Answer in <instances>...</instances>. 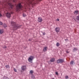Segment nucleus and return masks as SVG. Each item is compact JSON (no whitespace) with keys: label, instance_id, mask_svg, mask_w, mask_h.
Here are the masks:
<instances>
[{"label":"nucleus","instance_id":"c85d7f7f","mask_svg":"<svg viewBox=\"0 0 79 79\" xmlns=\"http://www.w3.org/2000/svg\"><path fill=\"white\" fill-rule=\"evenodd\" d=\"M43 35H45V34H46V33L45 32H43Z\"/></svg>","mask_w":79,"mask_h":79},{"label":"nucleus","instance_id":"393cba45","mask_svg":"<svg viewBox=\"0 0 79 79\" xmlns=\"http://www.w3.org/2000/svg\"><path fill=\"white\" fill-rule=\"evenodd\" d=\"M0 24L1 25H2V24H3V23H2V22H0Z\"/></svg>","mask_w":79,"mask_h":79},{"label":"nucleus","instance_id":"1a4fd4ad","mask_svg":"<svg viewBox=\"0 0 79 79\" xmlns=\"http://www.w3.org/2000/svg\"><path fill=\"white\" fill-rule=\"evenodd\" d=\"M26 69V66H23L22 67V70H23V71H24V70H25Z\"/></svg>","mask_w":79,"mask_h":79},{"label":"nucleus","instance_id":"f03ea898","mask_svg":"<svg viewBox=\"0 0 79 79\" xmlns=\"http://www.w3.org/2000/svg\"><path fill=\"white\" fill-rule=\"evenodd\" d=\"M11 25L13 26L14 30H16L20 27V26L16 24V23L14 22H11Z\"/></svg>","mask_w":79,"mask_h":79},{"label":"nucleus","instance_id":"a878e982","mask_svg":"<svg viewBox=\"0 0 79 79\" xmlns=\"http://www.w3.org/2000/svg\"><path fill=\"white\" fill-rule=\"evenodd\" d=\"M56 75H58V73L57 72H56Z\"/></svg>","mask_w":79,"mask_h":79},{"label":"nucleus","instance_id":"ddd939ff","mask_svg":"<svg viewBox=\"0 0 79 79\" xmlns=\"http://www.w3.org/2000/svg\"><path fill=\"white\" fill-rule=\"evenodd\" d=\"M78 10H75L74 12V14H76V15H77V14H78Z\"/></svg>","mask_w":79,"mask_h":79},{"label":"nucleus","instance_id":"f257e3e1","mask_svg":"<svg viewBox=\"0 0 79 79\" xmlns=\"http://www.w3.org/2000/svg\"><path fill=\"white\" fill-rule=\"evenodd\" d=\"M16 0H11V1H8L6 3L4 7L8 10V11H10V10H11L13 8L14 6L13 5L11 2H16Z\"/></svg>","mask_w":79,"mask_h":79},{"label":"nucleus","instance_id":"f704fd0d","mask_svg":"<svg viewBox=\"0 0 79 79\" xmlns=\"http://www.w3.org/2000/svg\"><path fill=\"white\" fill-rule=\"evenodd\" d=\"M67 53H68V52H67Z\"/></svg>","mask_w":79,"mask_h":79},{"label":"nucleus","instance_id":"2eb2a0df","mask_svg":"<svg viewBox=\"0 0 79 79\" xmlns=\"http://www.w3.org/2000/svg\"><path fill=\"white\" fill-rule=\"evenodd\" d=\"M76 19L77 20H78V21H79V15H78L76 17Z\"/></svg>","mask_w":79,"mask_h":79},{"label":"nucleus","instance_id":"b1692460","mask_svg":"<svg viewBox=\"0 0 79 79\" xmlns=\"http://www.w3.org/2000/svg\"><path fill=\"white\" fill-rule=\"evenodd\" d=\"M65 79H68V76H65Z\"/></svg>","mask_w":79,"mask_h":79},{"label":"nucleus","instance_id":"412c9836","mask_svg":"<svg viewBox=\"0 0 79 79\" xmlns=\"http://www.w3.org/2000/svg\"><path fill=\"white\" fill-rule=\"evenodd\" d=\"M14 70L15 72H17V70H16V69L14 68Z\"/></svg>","mask_w":79,"mask_h":79},{"label":"nucleus","instance_id":"6ab92c4d","mask_svg":"<svg viewBox=\"0 0 79 79\" xmlns=\"http://www.w3.org/2000/svg\"><path fill=\"white\" fill-rule=\"evenodd\" d=\"M27 3H30V1H29V0H26V1Z\"/></svg>","mask_w":79,"mask_h":79},{"label":"nucleus","instance_id":"aec40b11","mask_svg":"<svg viewBox=\"0 0 79 79\" xmlns=\"http://www.w3.org/2000/svg\"><path fill=\"white\" fill-rule=\"evenodd\" d=\"M30 73H31V74H32L33 73V71L31 70L30 71Z\"/></svg>","mask_w":79,"mask_h":79},{"label":"nucleus","instance_id":"72a5a7b5","mask_svg":"<svg viewBox=\"0 0 79 79\" xmlns=\"http://www.w3.org/2000/svg\"><path fill=\"white\" fill-rule=\"evenodd\" d=\"M52 79H54V78H53Z\"/></svg>","mask_w":79,"mask_h":79},{"label":"nucleus","instance_id":"6e6552de","mask_svg":"<svg viewBox=\"0 0 79 79\" xmlns=\"http://www.w3.org/2000/svg\"><path fill=\"white\" fill-rule=\"evenodd\" d=\"M38 21L39 23H41L42 21V19L41 17H39L38 18Z\"/></svg>","mask_w":79,"mask_h":79},{"label":"nucleus","instance_id":"9b49d317","mask_svg":"<svg viewBox=\"0 0 79 79\" xmlns=\"http://www.w3.org/2000/svg\"><path fill=\"white\" fill-rule=\"evenodd\" d=\"M47 47H44V49H43V52H46V51H47Z\"/></svg>","mask_w":79,"mask_h":79},{"label":"nucleus","instance_id":"7c9ffc66","mask_svg":"<svg viewBox=\"0 0 79 79\" xmlns=\"http://www.w3.org/2000/svg\"><path fill=\"white\" fill-rule=\"evenodd\" d=\"M2 16V14H0V17Z\"/></svg>","mask_w":79,"mask_h":79},{"label":"nucleus","instance_id":"4468645a","mask_svg":"<svg viewBox=\"0 0 79 79\" xmlns=\"http://www.w3.org/2000/svg\"><path fill=\"white\" fill-rule=\"evenodd\" d=\"M60 45V44L59 43H57L56 44V46H57V47H59Z\"/></svg>","mask_w":79,"mask_h":79},{"label":"nucleus","instance_id":"473e14b6","mask_svg":"<svg viewBox=\"0 0 79 79\" xmlns=\"http://www.w3.org/2000/svg\"><path fill=\"white\" fill-rule=\"evenodd\" d=\"M11 14H13V12H11Z\"/></svg>","mask_w":79,"mask_h":79},{"label":"nucleus","instance_id":"0eeeda50","mask_svg":"<svg viewBox=\"0 0 79 79\" xmlns=\"http://www.w3.org/2000/svg\"><path fill=\"white\" fill-rule=\"evenodd\" d=\"M55 31L56 32H60V28L58 27H56L55 29Z\"/></svg>","mask_w":79,"mask_h":79},{"label":"nucleus","instance_id":"f8f14e48","mask_svg":"<svg viewBox=\"0 0 79 79\" xmlns=\"http://www.w3.org/2000/svg\"><path fill=\"white\" fill-rule=\"evenodd\" d=\"M55 59L54 58L51 59L50 60V61H51V62H53V61H55Z\"/></svg>","mask_w":79,"mask_h":79},{"label":"nucleus","instance_id":"20e7f679","mask_svg":"<svg viewBox=\"0 0 79 79\" xmlns=\"http://www.w3.org/2000/svg\"><path fill=\"white\" fill-rule=\"evenodd\" d=\"M33 59H34V57L32 56H30L28 59V61L30 62V63H32Z\"/></svg>","mask_w":79,"mask_h":79},{"label":"nucleus","instance_id":"5701e85b","mask_svg":"<svg viewBox=\"0 0 79 79\" xmlns=\"http://www.w3.org/2000/svg\"><path fill=\"white\" fill-rule=\"evenodd\" d=\"M3 48H7V47H6V46H4L3 47Z\"/></svg>","mask_w":79,"mask_h":79},{"label":"nucleus","instance_id":"f3484780","mask_svg":"<svg viewBox=\"0 0 79 79\" xmlns=\"http://www.w3.org/2000/svg\"><path fill=\"white\" fill-rule=\"evenodd\" d=\"M3 27H7V26L6 25V24H4L3 25Z\"/></svg>","mask_w":79,"mask_h":79},{"label":"nucleus","instance_id":"dca6fc26","mask_svg":"<svg viewBox=\"0 0 79 79\" xmlns=\"http://www.w3.org/2000/svg\"><path fill=\"white\" fill-rule=\"evenodd\" d=\"M5 67L6 68H10V66H9V65H6V66H5Z\"/></svg>","mask_w":79,"mask_h":79},{"label":"nucleus","instance_id":"39448f33","mask_svg":"<svg viewBox=\"0 0 79 79\" xmlns=\"http://www.w3.org/2000/svg\"><path fill=\"white\" fill-rule=\"evenodd\" d=\"M63 62H64V60L63 59H59L57 60V63H63Z\"/></svg>","mask_w":79,"mask_h":79},{"label":"nucleus","instance_id":"2f4dec72","mask_svg":"<svg viewBox=\"0 0 79 79\" xmlns=\"http://www.w3.org/2000/svg\"><path fill=\"white\" fill-rule=\"evenodd\" d=\"M65 40H67V41H68V39Z\"/></svg>","mask_w":79,"mask_h":79},{"label":"nucleus","instance_id":"c756f323","mask_svg":"<svg viewBox=\"0 0 79 79\" xmlns=\"http://www.w3.org/2000/svg\"><path fill=\"white\" fill-rule=\"evenodd\" d=\"M33 77V78L34 79V78H35V77L33 76V77Z\"/></svg>","mask_w":79,"mask_h":79},{"label":"nucleus","instance_id":"bb28decb","mask_svg":"<svg viewBox=\"0 0 79 79\" xmlns=\"http://www.w3.org/2000/svg\"><path fill=\"white\" fill-rule=\"evenodd\" d=\"M74 50H77V48H74Z\"/></svg>","mask_w":79,"mask_h":79},{"label":"nucleus","instance_id":"423d86ee","mask_svg":"<svg viewBox=\"0 0 79 79\" xmlns=\"http://www.w3.org/2000/svg\"><path fill=\"white\" fill-rule=\"evenodd\" d=\"M6 16L8 18H10L11 17V14L9 12L6 13Z\"/></svg>","mask_w":79,"mask_h":79},{"label":"nucleus","instance_id":"4be33fe9","mask_svg":"<svg viewBox=\"0 0 79 79\" xmlns=\"http://www.w3.org/2000/svg\"><path fill=\"white\" fill-rule=\"evenodd\" d=\"M26 16V15L25 14H23V17H25Z\"/></svg>","mask_w":79,"mask_h":79},{"label":"nucleus","instance_id":"9d476101","mask_svg":"<svg viewBox=\"0 0 79 79\" xmlns=\"http://www.w3.org/2000/svg\"><path fill=\"white\" fill-rule=\"evenodd\" d=\"M3 32H4L3 30L0 29V34H3Z\"/></svg>","mask_w":79,"mask_h":79},{"label":"nucleus","instance_id":"a211bd4d","mask_svg":"<svg viewBox=\"0 0 79 79\" xmlns=\"http://www.w3.org/2000/svg\"><path fill=\"white\" fill-rule=\"evenodd\" d=\"M73 63H74V61H72L71 62H70V64H73Z\"/></svg>","mask_w":79,"mask_h":79},{"label":"nucleus","instance_id":"cd10ccee","mask_svg":"<svg viewBox=\"0 0 79 79\" xmlns=\"http://www.w3.org/2000/svg\"><path fill=\"white\" fill-rule=\"evenodd\" d=\"M56 21H60V19H58Z\"/></svg>","mask_w":79,"mask_h":79},{"label":"nucleus","instance_id":"7ed1b4c3","mask_svg":"<svg viewBox=\"0 0 79 79\" xmlns=\"http://www.w3.org/2000/svg\"><path fill=\"white\" fill-rule=\"evenodd\" d=\"M21 10H22V6L21 3H19L16 6L17 11H19Z\"/></svg>","mask_w":79,"mask_h":79}]
</instances>
